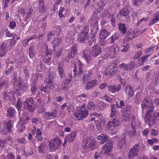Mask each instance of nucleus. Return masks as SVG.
Segmentation results:
<instances>
[{
  "instance_id": "obj_64",
  "label": "nucleus",
  "mask_w": 159,
  "mask_h": 159,
  "mask_svg": "<svg viewBox=\"0 0 159 159\" xmlns=\"http://www.w3.org/2000/svg\"><path fill=\"white\" fill-rule=\"evenodd\" d=\"M132 127L131 130L130 135L131 136H134L135 135L136 133V129L135 126V125L131 126Z\"/></svg>"
},
{
  "instance_id": "obj_36",
  "label": "nucleus",
  "mask_w": 159,
  "mask_h": 159,
  "mask_svg": "<svg viewBox=\"0 0 159 159\" xmlns=\"http://www.w3.org/2000/svg\"><path fill=\"white\" fill-rule=\"evenodd\" d=\"M56 111L54 110L53 111L50 113L49 112H46L44 114V116L45 117H48V119H49L51 117L53 118H56L57 117Z\"/></svg>"
},
{
  "instance_id": "obj_21",
  "label": "nucleus",
  "mask_w": 159,
  "mask_h": 159,
  "mask_svg": "<svg viewBox=\"0 0 159 159\" xmlns=\"http://www.w3.org/2000/svg\"><path fill=\"white\" fill-rule=\"evenodd\" d=\"M77 53L78 51L76 49V47L74 46L71 47L68 55L71 57V58H74L77 54Z\"/></svg>"
},
{
  "instance_id": "obj_38",
  "label": "nucleus",
  "mask_w": 159,
  "mask_h": 159,
  "mask_svg": "<svg viewBox=\"0 0 159 159\" xmlns=\"http://www.w3.org/2000/svg\"><path fill=\"white\" fill-rule=\"evenodd\" d=\"M77 135L76 132L75 131L72 132L70 134L68 135V141L70 143L73 142Z\"/></svg>"
},
{
  "instance_id": "obj_27",
  "label": "nucleus",
  "mask_w": 159,
  "mask_h": 159,
  "mask_svg": "<svg viewBox=\"0 0 159 159\" xmlns=\"http://www.w3.org/2000/svg\"><path fill=\"white\" fill-rule=\"evenodd\" d=\"M8 82L7 80L1 79L0 80V91L1 90H5L8 87Z\"/></svg>"
},
{
  "instance_id": "obj_44",
  "label": "nucleus",
  "mask_w": 159,
  "mask_h": 159,
  "mask_svg": "<svg viewBox=\"0 0 159 159\" xmlns=\"http://www.w3.org/2000/svg\"><path fill=\"white\" fill-rule=\"evenodd\" d=\"M7 141L6 138H2L0 139V147L3 148L6 146Z\"/></svg>"
},
{
  "instance_id": "obj_54",
  "label": "nucleus",
  "mask_w": 159,
  "mask_h": 159,
  "mask_svg": "<svg viewBox=\"0 0 159 159\" xmlns=\"http://www.w3.org/2000/svg\"><path fill=\"white\" fill-rule=\"evenodd\" d=\"M87 108L89 110H92L94 109L95 107V105L92 102H90L87 104Z\"/></svg>"
},
{
  "instance_id": "obj_26",
  "label": "nucleus",
  "mask_w": 159,
  "mask_h": 159,
  "mask_svg": "<svg viewBox=\"0 0 159 159\" xmlns=\"http://www.w3.org/2000/svg\"><path fill=\"white\" fill-rule=\"evenodd\" d=\"M108 34V32L106 30H101L99 34L100 41L101 42H103L107 38Z\"/></svg>"
},
{
  "instance_id": "obj_5",
  "label": "nucleus",
  "mask_w": 159,
  "mask_h": 159,
  "mask_svg": "<svg viewBox=\"0 0 159 159\" xmlns=\"http://www.w3.org/2000/svg\"><path fill=\"white\" fill-rule=\"evenodd\" d=\"M13 80L14 88L17 91L24 89L25 86L23 84V80L20 77L17 78L16 76H14Z\"/></svg>"
},
{
  "instance_id": "obj_29",
  "label": "nucleus",
  "mask_w": 159,
  "mask_h": 159,
  "mask_svg": "<svg viewBox=\"0 0 159 159\" xmlns=\"http://www.w3.org/2000/svg\"><path fill=\"white\" fill-rule=\"evenodd\" d=\"M119 51V48L117 44H114L111 48L110 52L111 54L115 55L117 54Z\"/></svg>"
},
{
  "instance_id": "obj_28",
  "label": "nucleus",
  "mask_w": 159,
  "mask_h": 159,
  "mask_svg": "<svg viewBox=\"0 0 159 159\" xmlns=\"http://www.w3.org/2000/svg\"><path fill=\"white\" fill-rule=\"evenodd\" d=\"M132 114L129 111H125L123 113V118L125 122L129 121L131 118Z\"/></svg>"
},
{
  "instance_id": "obj_48",
  "label": "nucleus",
  "mask_w": 159,
  "mask_h": 159,
  "mask_svg": "<svg viewBox=\"0 0 159 159\" xmlns=\"http://www.w3.org/2000/svg\"><path fill=\"white\" fill-rule=\"evenodd\" d=\"M22 106V102L21 99L18 98L17 101L16 107L17 108L18 110H20L21 107Z\"/></svg>"
},
{
  "instance_id": "obj_45",
  "label": "nucleus",
  "mask_w": 159,
  "mask_h": 159,
  "mask_svg": "<svg viewBox=\"0 0 159 159\" xmlns=\"http://www.w3.org/2000/svg\"><path fill=\"white\" fill-rule=\"evenodd\" d=\"M118 38L116 34L114 33L113 35L108 39V40H109L110 43L111 44L113 43L116 40H117Z\"/></svg>"
},
{
  "instance_id": "obj_4",
  "label": "nucleus",
  "mask_w": 159,
  "mask_h": 159,
  "mask_svg": "<svg viewBox=\"0 0 159 159\" xmlns=\"http://www.w3.org/2000/svg\"><path fill=\"white\" fill-rule=\"evenodd\" d=\"M88 115V112L86 109L77 108L74 114L75 120H82Z\"/></svg>"
},
{
  "instance_id": "obj_37",
  "label": "nucleus",
  "mask_w": 159,
  "mask_h": 159,
  "mask_svg": "<svg viewBox=\"0 0 159 159\" xmlns=\"http://www.w3.org/2000/svg\"><path fill=\"white\" fill-rule=\"evenodd\" d=\"M148 57V56L147 55L144 56L139 59L137 62V66H139L143 65L145 61V60L147 59Z\"/></svg>"
},
{
  "instance_id": "obj_30",
  "label": "nucleus",
  "mask_w": 159,
  "mask_h": 159,
  "mask_svg": "<svg viewBox=\"0 0 159 159\" xmlns=\"http://www.w3.org/2000/svg\"><path fill=\"white\" fill-rule=\"evenodd\" d=\"M118 29L120 32L124 34L127 31V28L125 26V24L120 23L118 24Z\"/></svg>"
},
{
  "instance_id": "obj_3",
  "label": "nucleus",
  "mask_w": 159,
  "mask_h": 159,
  "mask_svg": "<svg viewBox=\"0 0 159 159\" xmlns=\"http://www.w3.org/2000/svg\"><path fill=\"white\" fill-rule=\"evenodd\" d=\"M49 148L51 152H53L58 149L62 144L61 139L58 138H55L48 141Z\"/></svg>"
},
{
  "instance_id": "obj_57",
  "label": "nucleus",
  "mask_w": 159,
  "mask_h": 159,
  "mask_svg": "<svg viewBox=\"0 0 159 159\" xmlns=\"http://www.w3.org/2000/svg\"><path fill=\"white\" fill-rule=\"evenodd\" d=\"M16 25L15 21H11L9 24V28L11 30L15 29V28L16 27Z\"/></svg>"
},
{
  "instance_id": "obj_47",
  "label": "nucleus",
  "mask_w": 159,
  "mask_h": 159,
  "mask_svg": "<svg viewBox=\"0 0 159 159\" xmlns=\"http://www.w3.org/2000/svg\"><path fill=\"white\" fill-rule=\"evenodd\" d=\"M79 71H78V74L79 75H80L83 72V68L82 67L83 64L80 61V60H79Z\"/></svg>"
},
{
  "instance_id": "obj_40",
  "label": "nucleus",
  "mask_w": 159,
  "mask_h": 159,
  "mask_svg": "<svg viewBox=\"0 0 159 159\" xmlns=\"http://www.w3.org/2000/svg\"><path fill=\"white\" fill-rule=\"evenodd\" d=\"M31 90L32 94L35 95L37 90V88L36 86V82H33L31 84Z\"/></svg>"
},
{
  "instance_id": "obj_1",
  "label": "nucleus",
  "mask_w": 159,
  "mask_h": 159,
  "mask_svg": "<svg viewBox=\"0 0 159 159\" xmlns=\"http://www.w3.org/2000/svg\"><path fill=\"white\" fill-rule=\"evenodd\" d=\"M154 107L153 102H151L148 107L149 109L145 116V120L146 123L148 124L149 126L155 124L159 120V112L155 111L152 115L150 114V113L153 111Z\"/></svg>"
},
{
  "instance_id": "obj_51",
  "label": "nucleus",
  "mask_w": 159,
  "mask_h": 159,
  "mask_svg": "<svg viewBox=\"0 0 159 159\" xmlns=\"http://www.w3.org/2000/svg\"><path fill=\"white\" fill-rule=\"evenodd\" d=\"M62 51L63 49L62 48L59 49L54 52V56L57 58H59L60 56L61 55Z\"/></svg>"
},
{
  "instance_id": "obj_60",
  "label": "nucleus",
  "mask_w": 159,
  "mask_h": 159,
  "mask_svg": "<svg viewBox=\"0 0 159 159\" xmlns=\"http://www.w3.org/2000/svg\"><path fill=\"white\" fill-rule=\"evenodd\" d=\"M14 70V67L13 66H10V68L5 71V74L7 75L10 74Z\"/></svg>"
},
{
  "instance_id": "obj_12",
  "label": "nucleus",
  "mask_w": 159,
  "mask_h": 159,
  "mask_svg": "<svg viewBox=\"0 0 159 159\" xmlns=\"http://www.w3.org/2000/svg\"><path fill=\"white\" fill-rule=\"evenodd\" d=\"M101 53L102 51L99 46L95 44L92 47L91 54L93 57H97Z\"/></svg>"
},
{
  "instance_id": "obj_10",
  "label": "nucleus",
  "mask_w": 159,
  "mask_h": 159,
  "mask_svg": "<svg viewBox=\"0 0 159 159\" xmlns=\"http://www.w3.org/2000/svg\"><path fill=\"white\" fill-rule=\"evenodd\" d=\"M139 149V144L137 143L135 144L129 151L128 154L129 158L131 159L134 157L137 156L138 155Z\"/></svg>"
},
{
  "instance_id": "obj_39",
  "label": "nucleus",
  "mask_w": 159,
  "mask_h": 159,
  "mask_svg": "<svg viewBox=\"0 0 159 159\" xmlns=\"http://www.w3.org/2000/svg\"><path fill=\"white\" fill-rule=\"evenodd\" d=\"M126 138H124L123 139H121L118 143V146L120 149H123L126 146Z\"/></svg>"
},
{
  "instance_id": "obj_52",
  "label": "nucleus",
  "mask_w": 159,
  "mask_h": 159,
  "mask_svg": "<svg viewBox=\"0 0 159 159\" xmlns=\"http://www.w3.org/2000/svg\"><path fill=\"white\" fill-rule=\"evenodd\" d=\"M103 99L104 100L106 101L109 103H112L113 102V99L108 97L107 95H105L103 97Z\"/></svg>"
},
{
  "instance_id": "obj_25",
  "label": "nucleus",
  "mask_w": 159,
  "mask_h": 159,
  "mask_svg": "<svg viewBox=\"0 0 159 159\" xmlns=\"http://www.w3.org/2000/svg\"><path fill=\"white\" fill-rule=\"evenodd\" d=\"M118 70H114L111 67H108L105 70V75H117L119 73Z\"/></svg>"
},
{
  "instance_id": "obj_23",
  "label": "nucleus",
  "mask_w": 159,
  "mask_h": 159,
  "mask_svg": "<svg viewBox=\"0 0 159 159\" xmlns=\"http://www.w3.org/2000/svg\"><path fill=\"white\" fill-rule=\"evenodd\" d=\"M39 12L43 14L46 12L47 10L44 5V1L40 0L39 1Z\"/></svg>"
},
{
  "instance_id": "obj_6",
  "label": "nucleus",
  "mask_w": 159,
  "mask_h": 159,
  "mask_svg": "<svg viewBox=\"0 0 159 159\" xmlns=\"http://www.w3.org/2000/svg\"><path fill=\"white\" fill-rule=\"evenodd\" d=\"M139 30L136 28L134 30L129 29L126 33L125 40L127 41L131 40L137 37L139 33Z\"/></svg>"
},
{
  "instance_id": "obj_61",
  "label": "nucleus",
  "mask_w": 159,
  "mask_h": 159,
  "mask_svg": "<svg viewBox=\"0 0 159 159\" xmlns=\"http://www.w3.org/2000/svg\"><path fill=\"white\" fill-rule=\"evenodd\" d=\"M3 96L5 98L7 99V98H11L12 96L11 95V92H5L3 94Z\"/></svg>"
},
{
  "instance_id": "obj_50",
  "label": "nucleus",
  "mask_w": 159,
  "mask_h": 159,
  "mask_svg": "<svg viewBox=\"0 0 159 159\" xmlns=\"http://www.w3.org/2000/svg\"><path fill=\"white\" fill-rule=\"evenodd\" d=\"M29 55L30 58H32L35 56L33 51V46H31L29 48Z\"/></svg>"
},
{
  "instance_id": "obj_34",
  "label": "nucleus",
  "mask_w": 159,
  "mask_h": 159,
  "mask_svg": "<svg viewBox=\"0 0 159 159\" xmlns=\"http://www.w3.org/2000/svg\"><path fill=\"white\" fill-rule=\"evenodd\" d=\"M151 102H149L147 98H145L142 102L141 106L142 108L145 109L148 108Z\"/></svg>"
},
{
  "instance_id": "obj_24",
  "label": "nucleus",
  "mask_w": 159,
  "mask_h": 159,
  "mask_svg": "<svg viewBox=\"0 0 159 159\" xmlns=\"http://www.w3.org/2000/svg\"><path fill=\"white\" fill-rule=\"evenodd\" d=\"M63 63L60 62L58 65V75H60V78H63L65 77L64 70L63 68Z\"/></svg>"
},
{
  "instance_id": "obj_56",
  "label": "nucleus",
  "mask_w": 159,
  "mask_h": 159,
  "mask_svg": "<svg viewBox=\"0 0 159 159\" xmlns=\"http://www.w3.org/2000/svg\"><path fill=\"white\" fill-rule=\"evenodd\" d=\"M15 156L11 152H8L7 155V159H15Z\"/></svg>"
},
{
  "instance_id": "obj_62",
  "label": "nucleus",
  "mask_w": 159,
  "mask_h": 159,
  "mask_svg": "<svg viewBox=\"0 0 159 159\" xmlns=\"http://www.w3.org/2000/svg\"><path fill=\"white\" fill-rule=\"evenodd\" d=\"M142 54L141 51H138L135 52V54L134 56L133 59H137L140 57Z\"/></svg>"
},
{
  "instance_id": "obj_22",
  "label": "nucleus",
  "mask_w": 159,
  "mask_h": 159,
  "mask_svg": "<svg viewBox=\"0 0 159 159\" xmlns=\"http://www.w3.org/2000/svg\"><path fill=\"white\" fill-rule=\"evenodd\" d=\"M31 68V67L28 66H25L23 67V72L25 76V78L27 80L29 79L30 76V73Z\"/></svg>"
},
{
  "instance_id": "obj_14",
  "label": "nucleus",
  "mask_w": 159,
  "mask_h": 159,
  "mask_svg": "<svg viewBox=\"0 0 159 159\" xmlns=\"http://www.w3.org/2000/svg\"><path fill=\"white\" fill-rule=\"evenodd\" d=\"M135 63L133 61H131L129 64L126 65L122 63L119 65L120 68L123 70L128 71L132 69L134 66Z\"/></svg>"
},
{
  "instance_id": "obj_13",
  "label": "nucleus",
  "mask_w": 159,
  "mask_h": 159,
  "mask_svg": "<svg viewBox=\"0 0 159 159\" xmlns=\"http://www.w3.org/2000/svg\"><path fill=\"white\" fill-rule=\"evenodd\" d=\"M130 10L129 6L128 5L125 6L120 10L119 15L121 18H125L129 15Z\"/></svg>"
},
{
  "instance_id": "obj_15",
  "label": "nucleus",
  "mask_w": 159,
  "mask_h": 159,
  "mask_svg": "<svg viewBox=\"0 0 159 159\" xmlns=\"http://www.w3.org/2000/svg\"><path fill=\"white\" fill-rule=\"evenodd\" d=\"M97 85V81L96 80H92L88 81L86 83L84 89L87 90L93 89Z\"/></svg>"
},
{
  "instance_id": "obj_41",
  "label": "nucleus",
  "mask_w": 159,
  "mask_h": 159,
  "mask_svg": "<svg viewBox=\"0 0 159 159\" xmlns=\"http://www.w3.org/2000/svg\"><path fill=\"white\" fill-rule=\"evenodd\" d=\"M129 43H126L125 45H123L120 47V51L122 52H126L128 51L129 48Z\"/></svg>"
},
{
  "instance_id": "obj_53",
  "label": "nucleus",
  "mask_w": 159,
  "mask_h": 159,
  "mask_svg": "<svg viewBox=\"0 0 159 159\" xmlns=\"http://www.w3.org/2000/svg\"><path fill=\"white\" fill-rule=\"evenodd\" d=\"M8 44V43H3L1 46L0 48L7 52V50L8 48L7 46V44Z\"/></svg>"
},
{
  "instance_id": "obj_33",
  "label": "nucleus",
  "mask_w": 159,
  "mask_h": 159,
  "mask_svg": "<svg viewBox=\"0 0 159 159\" xmlns=\"http://www.w3.org/2000/svg\"><path fill=\"white\" fill-rule=\"evenodd\" d=\"M16 113L14 108L10 107L7 108V116L9 117H13Z\"/></svg>"
},
{
  "instance_id": "obj_11",
  "label": "nucleus",
  "mask_w": 159,
  "mask_h": 159,
  "mask_svg": "<svg viewBox=\"0 0 159 159\" xmlns=\"http://www.w3.org/2000/svg\"><path fill=\"white\" fill-rule=\"evenodd\" d=\"M120 124V122L117 119H113L107 123V128L108 130H113L116 127L118 126Z\"/></svg>"
},
{
  "instance_id": "obj_17",
  "label": "nucleus",
  "mask_w": 159,
  "mask_h": 159,
  "mask_svg": "<svg viewBox=\"0 0 159 159\" xmlns=\"http://www.w3.org/2000/svg\"><path fill=\"white\" fill-rule=\"evenodd\" d=\"M45 55L43 57V61L45 63H49L51 59V54L49 52L48 47L46 48V51L44 52Z\"/></svg>"
},
{
  "instance_id": "obj_31",
  "label": "nucleus",
  "mask_w": 159,
  "mask_h": 159,
  "mask_svg": "<svg viewBox=\"0 0 159 159\" xmlns=\"http://www.w3.org/2000/svg\"><path fill=\"white\" fill-rule=\"evenodd\" d=\"M61 39L60 38H54V40L53 42V48L54 49H57L61 42Z\"/></svg>"
},
{
  "instance_id": "obj_63",
  "label": "nucleus",
  "mask_w": 159,
  "mask_h": 159,
  "mask_svg": "<svg viewBox=\"0 0 159 159\" xmlns=\"http://www.w3.org/2000/svg\"><path fill=\"white\" fill-rule=\"evenodd\" d=\"M94 116L97 118H98V119H101L102 117V115L101 113H98L96 112H94L91 114L90 116Z\"/></svg>"
},
{
  "instance_id": "obj_58",
  "label": "nucleus",
  "mask_w": 159,
  "mask_h": 159,
  "mask_svg": "<svg viewBox=\"0 0 159 159\" xmlns=\"http://www.w3.org/2000/svg\"><path fill=\"white\" fill-rule=\"evenodd\" d=\"M64 11L65 9L63 7H60L58 12V16L60 18H62L64 16L63 12Z\"/></svg>"
},
{
  "instance_id": "obj_16",
  "label": "nucleus",
  "mask_w": 159,
  "mask_h": 159,
  "mask_svg": "<svg viewBox=\"0 0 159 159\" xmlns=\"http://www.w3.org/2000/svg\"><path fill=\"white\" fill-rule=\"evenodd\" d=\"M108 91L111 93H114L115 92H118L121 89L120 84L117 85L116 86L113 85H108L107 87Z\"/></svg>"
},
{
  "instance_id": "obj_55",
  "label": "nucleus",
  "mask_w": 159,
  "mask_h": 159,
  "mask_svg": "<svg viewBox=\"0 0 159 159\" xmlns=\"http://www.w3.org/2000/svg\"><path fill=\"white\" fill-rule=\"evenodd\" d=\"M6 34L7 36L8 37H11L13 35L14 36H17V35L13 33H11L10 31L8 30V28H7L6 31Z\"/></svg>"
},
{
  "instance_id": "obj_49",
  "label": "nucleus",
  "mask_w": 159,
  "mask_h": 159,
  "mask_svg": "<svg viewBox=\"0 0 159 159\" xmlns=\"http://www.w3.org/2000/svg\"><path fill=\"white\" fill-rule=\"evenodd\" d=\"M102 139L100 142L101 144H103L108 139V136L106 134H102Z\"/></svg>"
},
{
  "instance_id": "obj_18",
  "label": "nucleus",
  "mask_w": 159,
  "mask_h": 159,
  "mask_svg": "<svg viewBox=\"0 0 159 159\" xmlns=\"http://www.w3.org/2000/svg\"><path fill=\"white\" fill-rule=\"evenodd\" d=\"M83 57L88 63L90 62L93 57L91 54V52L88 50H86L83 52Z\"/></svg>"
},
{
  "instance_id": "obj_7",
  "label": "nucleus",
  "mask_w": 159,
  "mask_h": 159,
  "mask_svg": "<svg viewBox=\"0 0 159 159\" xmlns=\"http://www.w3.org/2000/svg\"><path fill=\"white\" fill-rule=\"evenodd\" d=\"M113 148L112 142L110 140H108L102 147V152L104 154L109 155Z\"/></svg>"
},
{
  "instance_id": "obj_59",
  "label": "nucleus",
  "mask_w": 159,
  "mask_h": 159,
  "mask_svg": "<svg viewBox=\"0 0 159 159\" xmlns=\"http://www.w3.org/2000/svg\"><path fill=\"white\" fill-rule=\"evenodd\" d=\"M33 11V9L31 7H30L29 8V10L26 13V18L27 19H29Z\"/></svg>"
},
{
  "instance_id": "obj_42",
  "label": "nucleus",
  "mask_w": 159,
  "mask_h": 159,
  "mask_svg": "<svg viewBox=\"0 0 159 159\" xmlns=\"http://www.w3.org/2000/svg\"><path fill=\"white\" fill-rule=\"evenodd\" d=\"M46 145L45 143H42L39 147L38 150L41 153L44 152Z\"/></svg>"
},
{
  "instance_id": "obj_46",
  "label": "nucleus",
  "mask_w": 159,
  "mask_h": 159,
  "mask_svg": "<svg viewBox=\"0 0 159 159\" xmlns=\"http://www.w3.org/2000/svg\"><path fill=\"white\" fill-rule=\"evenodd\" d=\"M115 14H112L111 15V25L114 27L116 25V16Z\"/></svg>"
},
{
  "instance_id": "obj_43",
  "label": "nucleus",
  "mask_w": 159,
  "mask_h": 159,
  "mask_svg": "<svg viewBox=\"0 0 159 159\" xmlns=\"http://www.w3.org/2000/svg\"><path fill=\"white\" fill-rule=\"evenodd\" d=\"M6 43H9V44H7V46H8V48L10 49H12L13 48L14 45L16 44V41L13 39H11L9 42Z\"/></svg>"
},
{
  "instance_id": "obj_20",
  "label": "nucleus",
  "mask_w": 159,
  "mask_h": 159,
  "mask_svg": "<svg viewBox=\"0 0 159 159\" xmlns=\"http://www.w3.org/2000/svg\"><path fill=\"white\" fill-rule=\"evenodd\" d=\"M98 20L97 14L94 13L90 17L89 22L92 25H95L98 23Z\"/></svg>"
},
{
  "instance_id": "obj_2",
  "label": "nucleus",
  "mask_w": 159,
  "mask_h": 159,
  "mask_svg": "<svg viewBox=\"0 0 159 159\" xmlns=\"http://www.w3.org/2000/svg\"><path fill=\"white\" fill-rule=\"evenodd\" d=\"M97 141L93 137H90L83 140L84 149L89 150L91 151L94 150L97 147Z\"/></svg>"
},
{
  "instance_id": "obj_32",
  "label": "nucleus",
  "mask_w": 159,
  "mask_h": 159,
  "mask_svg": "<svg viewBox=\"0 0 159 159\" xmlns=\"http://www.w3.org/2000/svg\"><path fill=\"white\" fill-rule=\"evenodd\" d=\"M159 21V12L154 15L153 18L150 20L149 25H152Z\"/></svg>"
},
{
  "instance_id": "obj_19",
  "label": "nucleus",
  "mask_w": 159,
  "mask_h": 159,
  "mask_svg": "<svg viewBox=\"0 0 159 159\" xmlns=\"http://www.w3.org/2000/svg\"><path fill=\"white\" fill-rule=\"evenodd\" d=\"M125 94L129 98H132L134 96V93L133 88L130 86H127L125 88Z\"/></svg>"
},
{
  "instance_id": "obj_35",
  "label": "nucleus",
  "mask_w": 159,
  "mask_h": 159,
  "mask_svg": "<svg viewBox=\"0 0 159 159\" xmlns=\"http://www.w3.org/2000/svg\"><path fill=\"white\" fill-rule=\"evenodd\" d=\"M11 120H9L7 123L6 125V127L5 130L6 129V132H4V134H7V133H9L11 131V128L12 127V125L11 124Z\"/></svg>"
},
{
  "instance_id": "obj_9",
  "label": "nucleus",
  "mask_w": 159,
  "mask_h": 159,
  "mask_svg": "<svg viewBox=\"0 0 159 159\" xmlns=\"http://www.w3.org/2000/svg\"><path fill=\"white\" fill-rule=\"evenodd\" d=\"M89 30L87 28L85 27L84 30L78 36L77 41L79 43H82L84 42L85 40L87 38Z\"/></svg>"
},
{
  "instance_id": "obj_8",
  "label": "nucleus",
  "mask_w": 159,
  "mask_h": 159,
  "mask_svg": "<svg viewBox=\"0 0 159 159\" xmlns=\"http://www.w3.org/2000/svg\"><path fill=\"white\" fill-rule=\"evenodd\" d=\"M34 101L33 99L29 97L27 98L25 102L24 103V108L25 110H27L30 112H33L34 108L32 106L34 104Z\"/></svg>"
}]
</instances>
